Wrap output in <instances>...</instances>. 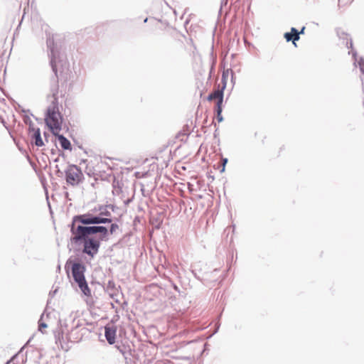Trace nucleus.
Masks as SVG:
<instances>
[{
  "mask_svg": "<svg viewBox=\"0 0 364 364\" xmlns=\"http://www.w3.org/2000/svg\"><path fill=\"white\" fill-rule=\"evenodd\" d=\"M222 161H223V164H222V168L220 170V172H224L225 169V165H226V164L228 162V159H223Z\"/></svg>",
  "mask_w": 364,
  "mask_h": 364,
  "instance_id": "a211bd4d",
  "label": "nucleus"
},
{
  "mask_svg": "<svg viewBox=\"0 0 364 364\" xmlns=\"http://www.w3.org/2000/svg\"><path fill=\"white\" fill-rule=\"evenodd\" d=\"M284 38L287 42L291 41L296 46V42L300 39L299 31L296 28L291 27L289 32H286L284 34Z\"/></svg>",
  "mask_w": 364,
  "mask_h": 364,
  "instance_id": "9b49d317",
  "label": "nucleus"
},
{
  "mask_svg": "<svg viewBox=\"0 0 364 364\" xmlns=\"http://www.w3.org/2000/svg\"><path fill=\"white\" fill-rule=\"evenodd\" d=\"M71 232L73 234L71 240L75 243L83 242L82 252L93 257L98 252L100 242L92 235L100 232L102 234L101 239H103L107 236L108 230L103 226L85 227L78 225L77 228H71Z\"/></svg>",
  "mask_w": 364,
  "mask_h": 364,
  "instance_id": "f03ea898",
  "label": "nucleus"
},
{
  "mask_svg": "<svg viewBox=\"0 0 364 364\" xmlns=\"http://www.w3.org/2000/svg\"><path fill=\"white\" fill-rule=\"evenodd\" d=\"M56 136H58L59 143L63 149H67V150L72 149L71 144L68 139H67L64 136L60 135L59 134Z\"/></svg>",
  "mask_w": 364,
  "mask_h": 364,
  "instance_id": "ddd939ff",
  "label": "nucleus"
},
{
  "mask_svg": "<svg viewBox=\"0 0 364 364\" xmlns=\"http://www.w3.org/2000/svg\"><path fill=\"white\" fill-rule=\"evenodd\" d=\"M119 229V226L117 224H112L110 226L109 232L111 234H113L116 232V230Z\"/></svg>",
  "mask_w": 364,
  "mask_h": 364,
  "instance_id": "2eb2a0df",
  "label": "nucleus"
},
{
  "mask_svg": "<svg viewBox=\"0 0 364 364\" xmlns=\"http://www.w3.org/2000/svg\"><path fill=\"white\" fill-rule=\"evenodd\" d=\"M353 0H348V1L350 3Z\"/></svg>",
  "mask_w": 364,
  "mask_h": 364,
  "instance_id": "b1692460",
  "label": "nucleus"
},
{
  "mask_svg": "<svg viewBox=\"0 0 364 364\" xmlns=\"http://www.w3.org/2000/svg\"><path fill=\"white\" fill-rule=\"evenodd\" d=\"M228 0H225V3L227 2Z\"/></svg>",
  "mask_w": 364,
  "mask_h": 364,
  "instance_id": "393cba45",
  "label": "nucleus"
},
{
  "mask_svg": "<svg viewBox=\"0 0 364 364\" xmlns=\"http://www.w3.org/2000/svg\"><path fill=\"white\" fill-rule=\"evenodd\" d=\"M29 134L31 135V139L37 146H43L44 143L41 136V132L39 128L29 127Z\"/></svg>",
  "mask_w": 364,
  "mask_h": 364,
  "instance_id": "1a4fd4ad",
  "label": "nucleus"
},
{
  "mask_svg": "<svg viewBox=\"0 0 364 364\" xmlns=\"http://www.w3.org/2000/svg\"><path fill=\"white\" fill-rule=\"evenodd\" d=\"M348 53H351L353 58L354 60V64L356 63H358V65L359 67V69L362 74L364 75V58L360 57L359 59H357V52L354 50H352L351 51H349Z\"/></svg>",
  "mask_w": 364,
  "mask_h": 364,
  "instance_id": "f8f14e48",
  "label": "nucleus"
},
{
  "mask_svg": "<svg viewBox=\"0 0 364 364\" xmlns=\"http://www.w3.org/2000/svg\"><path fill=\"white\" fill-rule=\"evenodd\" d=\"M222 111L223 110H217L216 112V119L218 122H221L223 121V117L222 116Z\"/></svg>",
  "mask_w": 364,
  "mask_h": 364,
  "instance_id": "4468645a",
  "label": "nucleus"
},
{
  "mask_svg": "<svg viewBox=\"0 0 364 364\" xmlns=\"http://www.w3.org/2000/svg\"><path fill=\"white\" fill-rule=\"evenodd\" d=\"M304 30H305V27H304V26H303V27L301 28V29L299 31V35H300V34H304Z\"/></svg>",
  "mask_w": 364,
  "mask_h": 364,
  "instance_id": "aec40b11",
  "label": "nucleus"
},
{
  "mask_svg": "<svg viewBox=\"0 0 364 364\" xmlns=\"http://www.w3.org/2000/svg\"><path fill=\"white\" fill-rule=\"evenodd\" d=\"M47 328V325L44 323H39V326H38V329L41 332H42L43 333H45V328Z\"/></svg>",
  "mask_w": 364,
  "mask_h": 364,
  "instance_id": "f3484780",
  "label": "nucleus"
},
{
  "mask_svg": "<svg viewBox=\"0 0 364 364\" xmlns=\"http://www.w3.org/2000/svg\"><path fill=\"white\" fill-rule=\"evenodd\" d=\"M100 215L109 216V215H110V213H109V212L107 211L105 213H101Z\"/></svg>",
  "mask_w": 364,
  "mask_h": 364,
  "instance_id": "412c9836",
  "label": "nucleus"
},
{
  "mask_svg": "<svg viewBox=\"0 0 364 364\" xmlns=\"http://www.w3.org/2000/svg\"><path fill=\"white\" fill-rule=\"evenodd\" d=\"M148 21V18H146L144 20V23H146Z\"/></svg>",
  "mask_w": 364,
  "mask_h": 364,
  "instance_id": "5701e85b",
  "label": "nucleus"
},
{
  "mask_svg": "<svg viewBox=\"0 0 364 364\" xmlns=\"http://www.w3.org/2000/svg\"><path fill=\"white\" fill-rule=\"evenodd\" d=\"M81 223L82 224H100L111 223L112 220L107 218H102L99 216H92L91 214H83L77 215L73 218L71 228H77V223Z\"/></svg>",
  "mask_w": 364,
  "mask_h": 364,
  "instance_id": "39448f33",
  "label": "nucleus"
},
{
  "mask_svg": "<svg viewBox=\"0 0 364 364\" xmlns=\"http://www.w3.org/2000/svg\"><path fill=\"white\" fill-rule=\"evenodd\" d=\"M105 164V162L103 161H100V162L97 163V167L99 168V169H101L103 168L104 165Z\"/></svg>",
  "mask_w": 364,
  "mask_h": 364,
  "instance_id": "6ab92c4d",
  "label": "nucleus"
},
{
  "mask_svg": "<svg viewBox=\"0 0 364 364\" xmlns=\"http://www.w3.org/2000/svg\"><path fill=\"white\" fill-rule=\"evenodd\" d=\"M70 267L73 277L75 282L77 284L78 287L85 296H90V289L88 287L87 283L85 277V267L78 262H73L68 261L65 264V268L68 274V269Z\"/></svg>",
  "mask_w": 364,
  "mask_h": 364,
  "instance_id": "20e7f679",
  "label": "nucleus"
},
{
  "mask_svg": "<svg viewBox=\"0 0 364 364\" xmlns=\"http://www.w3.org/2000/svg\"><path fill=\"white\" fill-rule=\"evenodd\" d=\"M47 46L50 53V64L53 72L55 74V86L51 87L50 91H58L59 89L58 81L60 82L62 90L70 91L73 89L75 75L70 69L69 62L66 56L60 53L56 46L54 44L53 38H47Z\"/></svg>",
  "mask_w": 364,
  "mask_h": 364,
  "instance_id": "f257e3e1",
  "label": "nucleus"
},
{
  "mask_svg": "<svg viewBox=\"0 0 364 364\" xmlns=\"http://www.w3.org/2000/svg\"><path fill=\"white\" fill-rule=\"evenodd\" d=\"M208 100L215 102V111L223 110V92H210Z\"/></svg>",
  "mask_w": 364,
  "mask_h": 364,
  "instance_id": "6e6552de",
  "label": "nucleus"
},
{
  "mask_svg": "<svg viewBox=\"0 0 364 364\" xmlns=\"http://www.w3.org/2000/svg\"><path fill=\"white\" fill-rule=\"evenodd\" d=\"M52 104L48 107L45 118L46 123L54 135H58L61 130L62 116L59 112L57 98L55 95Z\"/></svg>",
  "mask_w": 364,
  "mask_h": 364,
  "instance_id": "7ed1b4c3",
  "label": "nucleus"
},
{
  "mask_svg": "<svg viewBox=\"0 0 364 364\" xmlns=\"http://www.w3.org/2000/svg\"><path fill=\"white\" fill-rule=\"evenodd\" d=\"M117 328L114 326L107 325L105 327V336L107 342L112 345L116 341Z\"/></svg>",
  "mask_w": 364,
  "mask_h": 364,
  "instance_id": "9d476101",
  "label": "nucleus"
},
{
  "mask_svg": "<svg viewBox=\"0 0 364 364\" xmlns=\"http://www.w3.org/2000/svg\"><path fill=\"white\" fill-rule=\"evenodd\" d=\"M66 181L71 186L77 185L82 180V173L77 166H70L65 173Z\"/></svg>",
  "mask_w": 364,
  "mask_h": 364,
  "instance_id": "423d86ee",
  "label": "nucleus"
},
{
  "mask_svg": "<svg viewBox=\"0 0 364 364\" xmlns=\"http://www.w3.org/2000/svg\"><path fill=\"white\" fill-rule=\"evenodd\" d=\"M336 31L337 36L338 37L339 40L342 42V43L345 45L347 48H351L352 50H353V41L350 35L341 28H336Z\"/></svg>",
  "mask_w": 364,
  "mask_h": 364,
  "instance_id": "0eeeda50",
  "label": "nucleus"
},
{
  "mask_svg": "<svg viewBox=\"0 0 364 364\" xmlns=\"http://www.w3.org/2000/svg\"><path fill=\"white\" fill-rule=\"evenodd\" d=\"M343 4H346L348 3V1L347 2H343V0H338V5H340L341 4H343Z\"/></svg>",
  "mask_w": 364,
  "mask_h": 364,
  "instance_id": "4be33fe9",
  "label": "nucleus"
},
{
  "mask_svg": "<svg viewBox=\"0 0 364 364\" xmlns=\"http://www.w3.org/2000/svg\"><path fill=\"white\" fill-rule=\"evenodd\" d=\"M222 82L223 83L222 88L220 90H217V91H224V90L225 89L226 82H225V77L224 74L223 75V77H222ZM213 91H216V90H213Z\"/></svg>",
  "mask_w": 364,
  "mask_h": 364,
  "instance_id": "dca6fc26",
  "label": "nucleus"
}]
</instances>
